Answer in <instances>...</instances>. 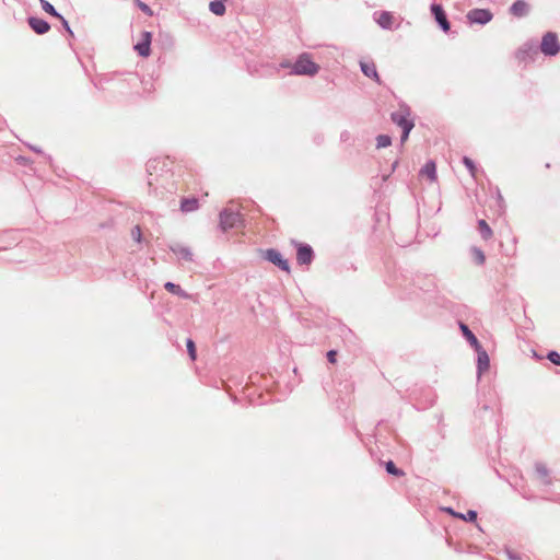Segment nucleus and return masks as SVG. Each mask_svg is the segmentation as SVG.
Segmentation results:
<instances>
[{
  "instance_id": "nucleus-29",
  "label": "nucleus",
  "mask_w": 560,
  "mask_h": 560,
  "mask_svg": "<svg viewBox=\"0 0 560 560\" xmlns=\"http://www.w3.org/2000/svg\"><path fill=\"white\" fill-rule=\"evenodd\" d=\"M472 253L477 264L482 265L486 260L483 252L479 248H474Z\"/></svg>"
},
{
  "instance_id": "nucleus-11",
  "label": "nucleus",
  "mask_w": 560,
  "mask_h": 560,
  "mask_svg": "<svg viewBox=\"0 0 560 560\" xmlns=\"http://www.w3.org/2000/svg\"><path fill=\"white\" fill-rule=\"evenodd\" d=\"M360 67H361L362 72L366 77L374 79L377 83L381 84V79H380V75H378V73L376 71V67H375L374 62H372V61H361L360 62Z\"/></svg>"
},
{
  "instance_id": "nucleus-14",
  "label": "nucleus",
  "mask_w": 560,
  "mask_h": 560,
  "mask_svg": "<svg viewBox=\"0 0 560 560\" xmlns=\"http://www.w3.org/2000/svg\"><path fill=\"white\" fill-rule=\"evenodd\" d=\"M420 176L428 177L431 182L436 180V166L435 163L430 161L421 170Z\"/></svg>"
},
{
  "instance_id": "nucleus-32",
  "label": "nucleus",
  "mask_w": 560,
  "mask_h": 560,
  "mask_svg": "<svg viewBox=\"0 0 560 560\" xmlns=\"http://www.w3.org/2000/svg\"><path fill=\"white\" fill-rule=\"evenodd\" d=\"M548 359L556 365H560V354L556 351L548 353Z\"/></svg>"
},
{
  "instance_id": "nucleus-16",
  "label": "nucleus",
  "mask_w": 560,
  "mask_h": 560,
  "mask_svg": "<svg viewBox=\"0 0 560 560\" xmlns=\"http://www.w3.org/2000/svg\"><path fill=\"white\" fill-rule=\"evenodd\" d=\"M377 23L384 28H390L394 24V15L390 12H382Z\"/></svg>"
},
{
  "instance_id": "nucleus-6",
  "label": "nucleus",
  "mask_w": 560,
  "mask_h": 560,
  "mask_svg": "<svg viewBox=\"0 0 560 560\" xmlns=\"http://www.w3.org/2000/svg\"><path fill=\"white\" fill-rule=\"evenodd\" d=\"M296 246V260L300 265H310L313 260V249L310 245L293 242Z\"/></svg>"
},
{
  "instance_id": "nucleus-20",
  "label": "nucleus",
  "mask_w": 560,
  "mask_h": 560,
  "mask_svg": "<svg viewBox=\"0 0 560 560\" xmlns=\"http://www.w3.org/2000/svg\"><path fill=\"white\" fill-rule=\"evenodd\" d=\"M164 287L168 292H171L173 294L184 296V298L187 296V294L180 289V287L173 282H166Z\"/></svg>"
},
{
  "instance_id": "nucleus-30",
  "label": "nucleus",
  "mask_w": 560,
  "mask_h": 560,
  "mask_svg": "<svg viewBox=\"0 0 560 560\" xmlns=\"http://www.w3.org/2000/svg\"><path fill=\"white\" fill-rule=\"evenodd\" d=\"M136 4L138 5V8L144 12L145 14L148 15H153V12L152 10L150 9V7L148 4H145L144 2H142L141 0H135Z\"/></svg>"
},
{
  "instance_id": "nucleus-24",
  "label": "nucleus",
  "mask_w": 560,
  "mask_h": 560,
  "mask_svg": "<svg viewBox=\"0 0 560 560\" xmlns=\"http://www.w3.org/2000/svg\"><path fill=\"white\" fill-rule=\"evenodd\" d=\"M40 5H42V9L52 15V16H56V18H59V19H62L55 10V8L46 0H40Z\"/></svg>"
},
{
  "instance_id": "nucleus-34",
  "label": "nucleus",
  "mask_w": 560,
  "mask_h": 560,
  "mask_svg": "<svg viewBox=\"0 0 560 560\" xmlns=\"http://www.w3.org/2000/svg\"><path fill=\"white\" fill-rule=\"evenodd\" d=\"M444 511L454 517H457L459 513L455 512L452 508H445Z\"/></svg>"
},
{
  "instance_id": "nucleus-33",
  "label": "nucleus",
  "mask_w": 560,
  "mask_h": 560,
  "mask_svg": "<svg viewBox=\"0 0 560 560\" xmlns=\"http://www.w3.org/2000/svg\"><path fill=\"white\" fill-rule=\"evenodd\" d=\"M337 351L336 350H330L327 352V359L330 363H336L337 361Z\"/></svg>"
},
{
  "instance_id": "nucleus-19",
  "label": "nucleus",
  "mask_w": 560,
  "mask_h": 560,
  "mask_svg": "<svg viewBox=\"0 0 560 560\" xmlns=\"http://www.w3.org/2000/svg\"><path fill=\"white\" fill-rule=\"evenodd\" d=\"M209 9L212 13H214L215 15H223L225 13V5L223 3V1H211L210 4H209Z\"/></svg>"
},
{
  "instance_id": "nucleus-31",
  "label": "nucleus",
  "mask_w": 560,
  "mask_h": 560,
  "mask_svg": "<svg viewBox=\"0 0 560 560\" xmlns=\"http://www.w3.org/2000/svg\"><path fill=\"white\" fill-rule=\"evenodd\" d=\"M131 236L132 238L140 243L141 242V236H142V232H141V229L139 225H136L132 230H131Z\"/></svg>"
},
{
  "instance_id": "nucleus-12",
  "label": "nucleus",
  "mask_w": 560,
  "mask_h": 560,
  "mask_svg": "<svg viewBox=\"0 0 560 560\" xmlns=\"http://www.w3.org/2000/svg\"><path fill=\"white\" fill-rule=\"evenodd\" d=\"M28 24L32 27V30L37 34H45L50 28L49 24L46 21L37 18H31L28 20Z\"/></svg>"
},
{
  "instance_id": "nucleus-26",
  "label": "nucleus",
  "mask_w": 560,
  "mask_h": 560,
  "mask_svg": "<svg viewBox=\"0 0 560 560\" xmlns=\"http://www.w3.org/2000/svg\"><path fill=\"white\" fill-rule=\"evenodd\" d=\"M463 163H464V164H465V166L468 168V171H469L470 175H471L472 177H476L477 168H476V166H475L474 161H472L471 159H469V158L465 156V158L463 159Z\"/></svg>"
},
{
  "instance_id": "nucleus-10",
  "label": "nucleus",
  "mask_w": 560,
  "mask_h": 560,
  "mask_svg": "<svg viewBox=\"0 0 560 560\" xmlns=\"http://www.w3.org/2000/svg\"><path fill=\"white\" fill-rule=\"evenodd\" d=\"M266 258L272 264L277 265L284 271H290L289 264L282 258V255L276 249H269L266 252Z\"/></svg>"
},
{
  "instance_id": "nucleus-25",
  "label": "nucleus",
  "mask_w": 560,
  "mask_h": 560,
  "mask_svg": "<svg viewBox=\"0 0 560 560\" xmlns=\"http://www.w3.org/2000/svg\"><path fill=\"white\" fill-rule=\"evenodd\" d=\"M478 364L480 370L487 369L489 366V357L486 351L479 352Z\"/></svg>"
},
{
  "instance_id": "nucleus-17",
  "label": "nucleus",
  "mask_w": 560,
  "mask_h": 560,
  "mask_svg": "<svg viewBox=\"0 0 560 560\" xmlns=\"http://www.w3.org/2000/svg\"><path fill=\"white\" fill-rule=\"evenodd\" d=\"M460 329H462L464 336L470 342V345L474 346L476 350H479V348H480L479 341L477 340L475 335L469 330V328L465 324H460Z\"/></svg>"
},
{
  "instance_id": "nucleus-27",
  "label": "nucleus",
  "mask_w": 560,
  "mask_h": 560,
  "mask_svg": "<svg viewBox=\"0 0 560 560\" xmlns=\"http://www.w3.org/2000/svg\"><path fill=\"white\" fill-rule=\"evenodd\" d=\"M457 518H460L463 521H468V522H475L477 520V512L472 511V510H469L467 512V514L459 513Z\"/></svg>"
},
{
  "instance_id": "nucleus-13",
  "label": "nucleus",
  "mask_w": 560,
  "mask_h": 560,
  "mask_svg": "<svg viewBox=\"0 0 560 560\" xmlns=\"http://www.w3.org/2000/svg\"><path fill=\"white\" fill-rule=\"evenodd\" d=\"M510 12L516 18L525 16L528 13V3L524 0H517L510 8Z\"/></svg>"
},
{
  "instance_id": "nucleus-4",
  "label": "nucleus",
  "mask_w": 560,
  "mask_h": 560,
  "mask_svg": "<svg viewBox=\"0 0 560 560\" xmlns=\"http://www.w3.org/2000/svg\"><path fill=\"white\" fill-rule=\"evenodd\" d=\"M466 18L469 21V23H471V24L483 25V24L489 23L492 20L493 14L488 9H472V10L468 11Z\"/></svg>"
},
{
  "instance_id": "nucleus-18",
  "label": "nucleus",
  "mask_w": 560,
  "mask_h": 560,
  "mask_svg": "<svg viewBox=\"0 0 560 560\" xmlns=\"http://www.w3.org/2000/svg\"><path fill=\"white\" fill-rule=\"evenodd\" d=\"M478 230L481 234V237L486 241L490 240L492 237V230L489 226V224L485 220H479L478 222Z\"/></svg>"
},
{
  "instance_id": "nucleus-28",
  "label": "nucleus",
  "mask_w": 560,
  "mask_h": 560,
  "mask_svg": "<svg viewBox=\"0 0 560 560\" xmlns=\"http://www.w3.org/2000/svg\"><path fill=\"white\" fill-rule=\"evenodd\" d=\"M186 346H187V350H188L190 359L192 361L196 360L197 354H196L195 342L191 339H188Z\"/></svg>"
},
{
  "instance_id": "nucleus-5",
  "label": "nucleus",
  "mask_w": 560,
  "mask_h": 560,
  "mask_svg": "<svg viewBox=\"0 0 560 560\" xmlns=\"http://www.w3.org/2000/svg\"><path fill=\"white\" fill-rule=\"evenodd\" d=\"M140 40L135 45V50L141 56V57H149L151 52V40H152V34L150 32H142L140 35Z\"/></svg>"
},
{
  "instance_id": "nucleus-21",
  "label": "nucleus",
  "mask_w": 560,
  "mask_h": 560,
  "mask_svg": "<svg viewBox=\"0 0 560 560\" xmlns=\"http://www.w3.org/2000/svg\"><path fill=\"white\" fill-rule=\"evenodd\" d=\"M172 250L182 259H185V260H191V253L187 249V248H184V247H180V246H177V247H172Z\"/></svg>"
},
{
  "instance_id": "nucleus-2",
  "label": "nucleus",
  "mask_w": 560,
  "mask_h": 560,
  "mask_svg": "<svg viewBox=\"0 0 560 560\" xmlns=\"http://www.w3.org/2000/svg\"><path fill=\"white\" fill-rule=\"evenodd\" d=\"M392 120L402 129L401 142H406L409 132L413 128L415 124L410 119V109L405 107L392 114Z\"/></svg>"
},
{
  "instance_id": "nucleus-1",
  "label": "nucleus",
  "mask_w": 560,
  "mask_h": 560,
  "mask_svg": "<svg viewBox=\"0 0 560 560\" xmlns=\"http://www.w3.org/2000/svg\"><path fill=\"white\" fill-rule=\"evenodd\" d=\"M319 71V66L315 63L310 55L302 54L292 66V73L296 75H315Z\"/></svg>"
},
{
  "instance_id": "nucleus-9",
  "label": "nucleus",
  "mask_w": 560,
  "mask_h": 560,
  "mask_svg": "<svg viewBox=\"0 0 560 560\" xmlns=\"http://www.w3.org/2000/svg\"><path fill=\"white\" fill-rule=\"evenodd\" d=\"M535 46L533 44H524L515 51V59L518 63H526L533 58Z\"/></svg>"
},
{
  "instance_id": "nucleus-15",
  "label": "nucleus",
  "mask_w": 560,
  "mask_h": 560,
  "mask_svg": "<svg viewBox=\"0 0 560 560\" xmlns=\"http://www.w3.org/2000/svg\"><path fill=\"white\" fill-rule=\"evenodd\" d=\"M199 207V202L196 198H185L180 202V210L183 212H191L197 210Z\"/></svg>"
},
{
  "instance_id": "nucleus-7",
  "label": "nucleus",
  "mask_w": 560,
  "mask_h": 560,
  "mask_svg": "<svg viewBox=\"0 0 560 560\" xmlns=\"http://www.w3.org/2000/svg\"><path fill=\"white\" fill-rule=\"evenodd\" d=\"M240 222V214L230 210H224L220 214V223L223 230L232 229Z\"/></svg>"
},
{
  "instance_id": "nucleus-8",
  "label": "nucleus",
  "mask_w": 560,
  "mask_h": 560,
  "mask_svg": "<svg viewBox=\"0 0 560 560\" xmlns=\"http://www.w3.org/2000/svg\"><path fill=\"white\" fill-rule=\"evenodd\" d=\"M431 12L434 15L436 22L440 24L441 28L444 32H448L451 24L443 8L440 4H432Z\"/></svg>"
},
{
  "instance_id": "nucleus-3",
  "label": "nucleus",
  "mask_w": 560,
  "mask_h": 560,
  "mask_svg": "<svg viewBox=\"0 0 560 560\" xmlns=\"http://www.w3.org/2000/svg\"><path fill=\"white\" fill-rule=\"evenodd\" d=\"M540 49L547 56L557 55L560 51L557 34L552 32L546 33L541 39Z\"/></svg>"
},
{
  "instance_id": "nucleus-22",
  "label": "nucleus",
  "mask_w": 560,
  "mask_h": 560,
  "mask_svg": "<svg viewBox=\"0 0 560 560\" xmlns=\"http://www.w3.org/2000/svg\"><path fill=\"white\" fill-rule=\"evenodd\" d=\"M385 468H386V471L390 475H394V476H397V477H402L405 476V472L401 470V469H398L394 462L392 460H388L386 464H385Z\"/></svg>"
},
{
  "instance_id": "nucleus-23",
  "label": "nucleus",
  "mask_w": 560,
  "mask_h": 560,
  "mask_svg": "<svg viewBox=\"0 0 560 560\" xmlns=\"http://www.w3.org/2000/svg\"><path fill=\"white\" fill-rule=\"evenodd\" d=\"M392 144V139L387 135H380L376 138V147L377 149L387 148Z\"/></svg>"
}]
</instances>
